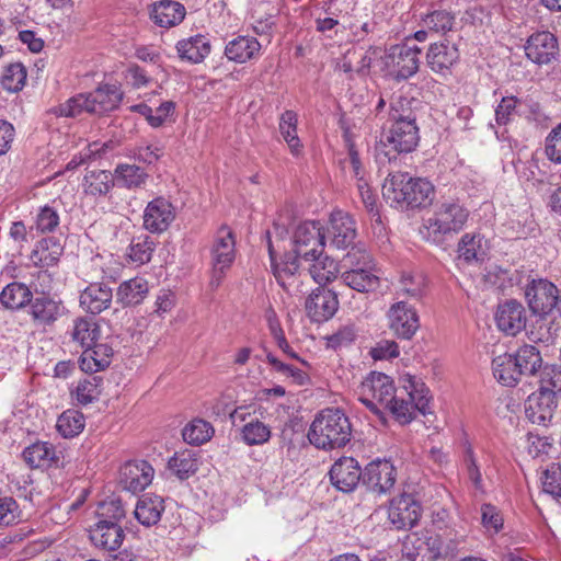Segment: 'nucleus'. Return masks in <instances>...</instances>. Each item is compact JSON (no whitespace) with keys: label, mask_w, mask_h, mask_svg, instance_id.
<instances>
[{"label":"nucleus","mask_w":561,"mask_h":561,"mask_svg":"<svg viewBox=\"0 0 561 561\" xmlns=\"http://www.w3.org/2000/svg\"><path fill=\"white\" fill-rule=\"evenodd\" d=\"M382 195L396 207H421L433 199L434 186L425 179H413L408 173L389 174L382 185Z\"/></svg>","instance_id":"nucleus-1"},{"label":"nucleus","mask_w":561,"mask_h":561,"mask_svg":"<svg viewBox=\"0 0 561 561\" xmlns=\"http://www.w3.org/2000/svg\"><path fill=\"white\" fill-rule=\"evenodd\" d=\"M351 435L348 417L340 409H324L311 423L308 439L317 448L333 449L345 446Z\"/></svg>","instance_id":"nucleus-2"},{"label":"nucleus","mask_w":561,"mask_h":561,"mask_svg":"<svg viewBox=\"0 0 561 561\" xmlns=\"http://www.w3.org/2000/svg\"><path fill=\"white\" fill-rule=\"evenodd\" d=\"M469 217V210L458 201L448 199L435 205L433 215L424 219L421 233L432 242L460 232Z\"/></svg>","instance_id":"nucleus-3"},{"label":"nucleus","mask_w":561,"mask_h":561,"mask_svg":"<svg viewBox=\"0 0 561 561\" xmlns=\"http://www.w3.org/2000/svg\"><path fill=\"white\" fill-rule=\"evenodd\" d=\"M400 424H408L420 412L430 413L428 389L422 382H416L411 376L404 379L403 388L391 396V402L385 405Z\"/></svg>","instance_id":"nucleus-4"},{"label":"nucleus","mask_w":561,"mask_h":561,"mask_svg":"<svg viewBox=\"0 0 561 561\" xmlns=\"http://www.w3.org/2000/svg\"><path fill=\"white\" fill-rule=\"evenodd\" d=\"M236 259V239L230 228L221 226L210 247L209 288L216 290L226 277Z\"/></svg>","instance_id":"nucleus-5"},{"label":"nucleus","mask_w":561,"mask_h":561,"mask_svg":"<svg viewBox=\"0 0 561 561\" xmlns=\"http://www.w3.org/2000/svg\"><path fill=\"white\" fill-rule=\"evenodd\" d=\"M420 54L421 49L416 45L405 43L390 46L383 57L388 75L396 80L411 78L419 70Z\"/></svg>","instance_id":"nucleus-6"},{"label":"nucleus","mask_w":561,"mask_h":561,"mask_svg":"<svg viewBox=\"0 0 561 561\" xmlns=\"http://www.w3.org/2000/svg\"><path fill=\"white\" fill-rule=\"evenodd\" d=\"M396 388L391 378L382 373H370L359 385L357 394L359 401L376 414L380 408L391 402Z\"/></svg>","instance_id":"nucleus-7"},{"label":"nucleus","mask_w":561,"mask_h":561,"mask_svg":"<svg viewBox=\"0 0 561 561\" xmlns=\"http://www.w3.org/2000/svg\"><path fill=\"white\" fill-rule=\"evenodd\" d=\"M293 252L301 260L321 254L325 244V233L318 221H305L297 226L293 236Z\"/></svg>","instance_id":"nucleus-8"},{"label":"nucleus","mask_w":561,"mask_h":561,"mask_svg":"<svg viewBox=\"0 0 561 561\" xmlns=\"http://www.w3.org/2000/svg\"><path fill=\"white\" fill-rule=\"evenodd\" d=\"M388 328L399 339H412L420 328L416 309L405 301H397L390 306L387 313Z\"/></svg>","instance_id":"nucleus-9"},{"label":"nucleus","mask_w":561,"mask_h":561,"mask_svg":"<svg viewBox=\"0 0 561 561\" xmlns=\"http://www.w3.org/2000/svg\"><path fill=\"white\" fill-rule=\"evenodd\" d=\"M421 517V505L408 493H402L390 501L388 519L396 529H408L416 525Z\"/></svg>","instance_id":"nucleus-10"},{"label":"nucleus","mask_w":561,"mask_h":561,"mask_svg":"<svg viewBox=\"0 0 561 561\" xmlns=\"http://www.w3.org/2000/svg\"><path fill=\"white\" fill-rule=\"evenodd\" d=\"M420 140L416 123H392L387 133L383 134L380 144L393 152H411Z\"/></svg>","instance_id":"nucleus-11"},{"label":"nucleus","mask_w":561,"mask_h":561,"mask_svg":"<svg viewBox=\"0 0 561 561\" xmlns=\"http://www.w3.org/2000/svg\"><path fill=\"white\" fill-rule=\"evenodd\" d=\"M306 312L312 322L330 320L339 309V299L334 291L325 288H317L306 299Z\"/></svg>","instance_id":"nucleus-12"},{"label":"nucleus","mask_w":561,"mask_h":561,"mask_svg":"<svg viewBox=\"0 0 561 561\" xmlns=\"http://www.w3.org/2000/svg\"><path fill=\"white\" fill-rule=\"evenodd\" d=\"M356 225L354 219L342 210L331 214L330 224L327 229L325 239L331 247L342 250L354 243L356 238Z\"/></svg>","instance_id":"nucleus-13"},{"label":"nucleus","mask_w":561,"mask_h":561,"mask_svg":"<svg viewBox=\"0 0 561 561\" xmlns=\"http://www.w3.org/2000/svg\"><path fill=\"white\" fill-rule=\"evenodd\" d=\"M397 480V470L389 460H376L368 463L363 474V482L378 494L389 492Z\"/></svg>","instance_id":"nucleus-14"},{"label":"nucleus","mask_w":561,"mask_h":561,"mask_svg":"<svg viewBox=\"0 0 561 561\" xmlns=\"http://www.w3.org/2000/svg\"><path fill=\"white\" fill-rule=\"evenodd\" d=\"M526 297L530 310L535 314L550 313L559 302L558 288L546 279L533 282L526 290Z\"/></svg>","instance_id":"nucleus-15"},{"label":"nucleus","mask_w":561,"mask_h":561,"mask_svg":"<svg viewBox=\"0 0 561 561\" xmlns=\"http://www.w3.org/2000/svg\"><path fill=\"white\" fill-rule=\"evenodd\" d=\"M331 483L342 492H352L359 483L363 472L358 461L353 457L339 458L330 469Z\"/></svg>","instance_id":"nucleus-16"},{"label":"nucleus","mask_w":561,"mask_h":561,"mask_svg":"<svg viewBox=\"0 0 561 561\" xmlns=\"http://www.w3.org/2000/svg\"><path fill=\"white\" fill-rule=\"evenodd\" d=\"M174 219L175 209L164 197L149 202L144 211V227L152 233L165 231Z\"/></svg>","instance_id":"nucleus-17"},{"label":"nucleus","mask_w":561,"mask_h":561,"mask_svg":"<svg viewBox=\"0 0 561 561\" xmlns=\"http://www.w3.org/2000/svg\"><path fill=\"white\" fill-rule=\"evenodd\" d=\"M91 542L105 551H116L123 545L125 533L123 527L107 519H99L89 529Z\"/></svg>","instance_id":"nucleus-18"},{"label":"nucleus","mask_w":561,"mask_h":561,"mask_svg":"<svg viewBox=\"0 0 561 561\" xmlns=\"http://www.w3.org/2000/svg\"><path fill=\"white\" fill-rule=\"evenodd\" d=\"M154 469L146 460L126 462L121 469V483L131 493L144 491L151 484Z\"/></svg>","instance_id":"nucleus-19"},{"label":"nucleus","mask_w":561,"mask_h":561,"mask_svg":"<svg viewBox=\"0 0 561 561\" xmlns=\"http://www.w3.org/2000/svg\"><path fill=\"white\" fill-rule=\"evenodd\" d=\"M268 253L273 274L277 283L287 291L299 288V263L296 254H286L280 262L275 261V250L271 240L268 241Z\"/></svg>","instance_id":"nucleus-20"},{"label":"nucleus","mask_w":561,"mask_h":561,"mask_svg":"<svg viewBox=\"0 0 561 561\" xmlns=\"http://www.w3.org/2000/svg\"><path fill=\"white\" fill-rule=\"evenodd\" d=\"M558 42L550 32L533 34L525 45L526 56L537 65H547L558 55Z\"/></svg>","instance_id":"nucleus-21"},{"label":"nucleus","mask_w":561,"mask_h":561,"mask_svg":"<svg viewBox=\"0 0 561 561\" xmlns=\"http://www.w3.org/2000/svg\"><path fill=\"white\" fill-rule=\"evenodd\" d=\"M557 408V399L549 392L531 393L525 404L526 417L533 423L546 426L552 419Z\"/></svg>","instance_id":"nucleus-22"},{"label":"nucleus","mask_w":561,"mask_h":561,"mask_svg":"<svg viewBox=\"0 0 561 561\" xmlns=\"http://www.w3.org/2000/svg\"><path fill=\"white\" fill-rule=\"evenodd\" d=\"M495 320L499 330L514 336L526 325L525 308L516 300L506 301L499 306Z\"/></svg>","instance_id":"nucleus-23"},{"label":"nucleus","mask_w":561,"mask_h":561,"mask_svg":"<svg viewBox=\"0 0 561 561\" xmlns=\"http://www.w3.org/2000/svg\"><path fill=\"white\" fill-rule=\"evenodd\" d=\"M30 316L38 327L51 325L66 313L61 300L48 296L37 297L30 302Z\"/></svg>","instance_id":"nucleus-24"},{"label":"nucleus","mask_w":561,"mask_h":561,"mask_svg":"<svg viewBox=\"0 0 561 561\" xmlns=\"http://www.w3.org/2000/svg\"><path fill=\"white\" fill-rule=\"evenodd\" d=\"M459 59L456 45L449 43L432 44L426 54L428 67L436 73L445 75Z\"/></svg>","instance_id":"nucleus-25"},{"label":"nucleus","mask_w":561,"mask_h":561,"mask_svg":"<svg viewBox=\"0 0 561 561\" xmlns=\"http://www.w3.org/2000/svg\"><path fill=\"white\" fill-rule=\"evenodd\" d=\"M123 93L114 84L100 85L94 91L88 93L90 103L89 113L102 115L114 111L122 101Z\"/></svg>","instance_id":"nucleus-26"},{"label":"nucleus","mask_w":561,"mask_h":561,"mask_svg":"<svg viewBox=\"0 0 561 561\" xmlns=\"http://www.w3.org/2000/svg\"><path fill=\"white\" fill-rule=\"evenodd\" d=\"M112 289L100 283L90 284L80 295V306L87 312L99 314L111 306Z\"/></svg>","instance_id":"nucleus-27"},{"label":"nucleus","mask_w":561,"mask_h":561,"mask_svg":"<svg viewBox=\"0 0 561 561\" xmlns=\"http://www.w3.org/2000/svg\"><path fill=\"white\" fill-rule=\"evenodd\" d=\"M113 348L106 343H98L83 350L79 365L81 370L93 374L105 369L111 364Z\"/></svg>","instance_id":"nucleus-28"},{"label":"nucleus","mask_w":561,"mask_h":561,"mask_svg":"<svg viewBox=\"0 0 561 561\" xmlns=\"http://www.w3.org/2000/svg\"><path fill=\"white\" fill-rule=\"evenodd\" d=\"M164 508V501L161 496L147 494L138 500L134 515L141 525L150 527L159 523Z\"/></svg>","instance_id":"nucleus-29"},{"label":"nucleus","mask_w":561,"mask_h":561,"mask_svg":"<svg viewBox=\"0 0 561 561\" xmlns=\"http://www.w3.org/2000/svg\"><path fill=\"white\" fill-rule=\"evenodd\" d=\"M261 44L255 37L238 36L230 41L225 48L226 57L234 62L243 64L259 57Z\"/></svg>","instance_id":"nucleus-30"},{"label":"nucleus","mask_w":561,"mask_h":561,"mask_svg":"<svg viewBox=\"0 0 561 561\" xmlns=\"http://www.w3.org/2000/svg\"><path fill=\"white\" fill-rule=\"evenodd\" d=\"M421 102L403 94H393L389 104V121L391 123H416L417 110Z\"/></svg>","instance_id":"nucleus-31"},{"label":"nucleus","mask_w":561,"mask_h":561,"mask_svg":"<svg viewBox=\"0 0 561 561\" xmlns=\"http://www.w3.org/2000/svg\"><path fill=\"white\" fill-rule=\"evenodd\" d=\"M151 19L161 27H172L181 23L185 16V8L172 0H162L153 5Z\"/></svg>","instance_id":"nucleus-32"},{"label":"nucleus","mask_w":561,"mask_h":561,"mask_svg":"<svg viewBox=\"0 0 561 561\" xmlns=\"http://www.w3.org/2000/svg\"><path fill=\"white\" fill-rule=\"evenodd\" d=\"M176 50L182 59L198 64L209 55L210 42L204 35H195L178 42Z\"/></svg>","instance_id":"nucleus-33"},{"label":"nucleus","mask_w":561,"mask_h":561,"mask_svg":"<svg viewBox=\"0 0 561 561\" xmlns=\"http://www.w3.org/2000/svg\"><path fill=\"white\" fill-rule=\"evenodd\" d=\"M62 245L55 238L42 239L30 255L31 262L41 267L55 265L62 254Z\"/></svg>","instance_id":"nucleus-34"},{"label":"nucleus","mask_w":561,"mask_h":561,"mask_svg":"<svg viewBox=\"0 0 561 561\" xmlns=\"http://www.w3.org/2000/svg\"><path fill=\"white\" fill-rule=\"evenodd\" d=\"M304 261L309 263V274L320 285L330 283L337 276V263L328 255H323V252Z\"/></svg>","instance_id":"nucleus-35"},{"label":"nucleus","mask_w":561,"mask_h":561,"mask_svg":"<svg viewBox=\"0 0 561 561\" xmlns=\"http://www.w3.org/2000/svg\"><path fill=\"white\" fill-rule=\"evenodd\" d=\"M71 339L83 350L94 345L101 336V328L98 322L90 318H78L73 321L70 331Z\"/></svg>","instance_id":"nucleus-36"},{"label":"nucleus","mask_w":561,"mask_h":561,"mask_svg":"<svg viewBox=\"0 0 561 561\" xmlns=\"http://www.w3.org/2000/svg\"><path fill=\"white\" fill-rule=\"evenodd\" d=\"M149 290L148 282L142 277L130 278L122 283L116 293L117 302L124 306L140 304Z\"/></svg>","instance_id":"nucleus-37"},{"label":"nucleus","mask_w":561,"mask_h":561,"mask_svg":"<svg viewBox=\"0 0 561 561\" xmlns=\"http://www.w3.org/2000/svg\"><path fill=\"white\" fill-rule=\"evenodd\" d=\"M341 278L346 286L359 293L375 290L379 285V277L373 268L346 270L342 273Z\"/></svg>","instance_id":"nucleus-38"},{"label":"nucleus","mask_w":561,"mask_h":561,"mask_svg":"<svg viewBox=\"0 0 561 561\" xmlns=\"http://www.w3.org/2000/svg\"><path fill=\"white\" fill-rule=\"evenodd\" d=\"M495 363L493 377L505 387H514L520 378V368L516 364V358L512 354L499 355Z\"/></svg>","instance_id":"nucleus-39"},{"label":"nucleus","mask_w":561,"mask_h":561,"mask_svg":"<svg viewBox=\"0 0 561 561\" xmlns=\"http://www.w3.org/2000/svg\"><path fill=\"white\" fill-rule=\"evenodd\" d=\"M31 289L23 283L13 282L8 284L0 294V302L11 310H19L32 300Z\"/></svg>","instance_id":"nucleus-40"},{"label":"nucleus","mask_w":561,"mask_h":561,"mask_svg":"<svg viewBox=\"0 0 561 561\" xmlns=\"http://www.w3.org/2000/svg\"><path fill=\"white\" fill-rule=\"evenodd\" d=\"M23 458L32 468H44L55 461L56 451L51 444L37 442L24 449Z\"/></svg>","instance_id":"nucleus-41"},{"label":"nucleus","mask_w":561,"mask_h":561,"mask_svg":"<svg viewBox=\"0 0 561 561\" xmlns=\"http://www.w3.org/2000/svg\"><path fill=\"white\" fill-rule=\"evenodd\" d=\"M113 185L112 173L104 170L88 171L82 183L84 192L93 196L107 194Z\"/></svg>","instance_id":"nucleus-42"},{"label":"nucleus","mask_w":561,"mask_h":561,"mask_svg":"<svg viewBox=\"0 0 561 561\" xmlns=\"http://www.w3.org/2000/svg\"><path fill=\"white\" fill-rule=\"evenodd\" d=\"M298 116L294 111H285L279 118V133L293 154L301 152L302 145L297 134Z\"/></svg>","instance_id":"nucleus-43"},{"label":"nucleus","mask_w":561,"mask_h":561,"mask_svg":"<svg viewBox=\"0 0 561 561\" xmlns=\"http://www.w3.org/2000/svg\"><path fill=\"white\" fill-rule=\"evenodd\" d=\"M348 156H350V163L352 165L354 176L357 179V188H358V193L362 198V202L367 210L374 211L375 204H376V196L373 193V191L370 190L368 183L364 179L358 153L353 147H351Z\"/></svg>","instance_id":"nucleus-44"},{"label":"nucleus","mask_w":561,"mask_h":561,"mask_svg":"<svg viewBox=\"0 0 561 561\" xmlns=\"http://www.w3.org/2000/svg\"><path fill=\"white\" fill-rule=\"evenodd\" d=\"M154 249V240L147 234H141L133 238L128 248L127 256L131 263L136 265H144L151 260Z\"/></svg>","instance_id":"nucleus-45"},{"label":"nucleus","mask_w":561,"mask_h":561,"mask_svg":"<svg viewBox=\"0 0 561 561\" xmlns=\"http://www.w3.org/2000/svg\"><path fill=\"white\" fill-rule=\"evenodd\" d=\"M213 425L202 419L191 421L182 431L183 439L191 445H202L207 443L214 435Z\"/></svg>","instance_id":"nucleus-46"},{"label":"nucleus","mask_w":561,"mask_h":561,"mask_svg":"<svg viewBox=\"0 0 561 561\" xmlns=\"http://www.w3.org/2000/svg\"><path fill=\"white\" fill-rule=\"evenodd\" d=\"M457 251L459 259H462L467 263L483 261L486 255L482 247V237L480 234H463L458 243Z\"/></svg>","instance_id":"nucleus-47"},{"label":"nucleus","mask_w":561,"mask_h":561,"mask_svg":"<svg viewBox=\"0 0 561 561\" xmlns=\"http://www.w3.org/2000/svg\"><path fill=\"white\" fill-rule=\"evenodd\" d=\"M513 357L516 358V364L520 368V376L526 374L537 376L539 369L543 367L540 353L533 345L522 346Z\"/></svg>","instance_id":"nucleus-48"},{"label":"nucleus","mask_w":561,"mask_h":561,"mask_svg":"<svg viewBox=\"0 0 561 561\" xmlns=\"http://www.w3.org/2000/svg\"><path fill=\"white\" fill-rule=\"evenodd\" d=\"M170 470L181 480L190 478L198 469V461L192 451L176 453L169 460Z\"/></svg>","instance_id":"nucleus-49"},{"label":"nucleus","mask_w":561,"mask_h":561,"mask_svg":"<svg viewBox=\"0 0 561 561\" xmlns=\"http://www.w3.org/2000/svg\"><path fill=\"white\" fill-rule=\"evenodd\" d=\"M147 173L135 164H119L115 169V180L119 186L137 188L145 184Z\"/></svg>","instance_id":"nucleus-50"},{"label":"nucleus","mask_w":561,"mask_h":561,"mask_svg":"<svg viewBox=\"0 0 561 561\" xmlns=\"http://www.w3.org/2000/svg\"><path fill=\"white\" fill-rule=\"evenodd\" d=\"M85 425L83 414L77 410L65 411L57 420V430L66 438L79 435Z\"/></svg>","instance_id":"nucleus-51"},{"label":"nucleus","mask_w":561,"mask_h":561,"mask_svg":"<svg viewBox=\"0 0 561 561\" xmlns=\"http://www.w3.org/2000/svg\"><path fill=\"white\" fill-rule=\"evenodd\" d=\"M26 69L21 62H13L4 67L1 77V85L8 92H19L26 82Z\"/></svg>","instance_id":"nucleus-52"},{"label":"nucleus","mask_w":561,"mask_h":561,"mask_svg":"<svg viewBox=\"0 0 561 561\" xmlns=\"http://www.w3.org/2000/svg\"><path fill=\"white\" fill-rule=\"evenodd\" d=\"M537 376L539 391L549 392L553 397L561 392V366L545 365Z\"/></svg>","instance_id":"nucleus-53"},{"label":"nucleus","mask_w":561,"mask_h":561,"mask_svg":"<svg viewBox=\"0 0 561 561\" xmlns=\"http://www.w3.org/2000/svg\"><path fill=\"white\" fill-rule=\"evenodd\" d=\"M455 25V16L445 10L433 11L423 19V26L437 34H446L453 31Z\"/></svg>","instance_id":"nucleus-54"},{"label":"nucleus","mask_w":561,"mask_h":561,"mask_svg":"<svg viewBox=\"0 0 561 561\" xmlns=\"http://www.w3.org/2000/svg\"><path fill=\"white\" fill-rule=\"evenodd\" d=\"M357 336V329L355 324L347 323L344 325H341L336 331H334L332 334L327 335L324 337L325 345L328 348H332L334 351L348 347L352 345Z\"/></svg>","instance_id":"nucleus-55"},{"label":"nucleus","mask_w":561,"mask_h":561,"mask_svg":"<svg viewBox=\"0 0 561 561\" xmlns=\"http://www.w3.org/2000/svg\"><path fill=\"white\" fill-rule=\"evenodd\" d=\"M425 286V276L420 272H405L400 278V290L414 299L423 296Z\"/></svg>","instance_id":"nucleus-56"},{"label":"nucleus","mask_w":561,"mask_h":561,"mask_svg":"<svg viewBox=\"0 0 561 561\" xmlns=\"http://www.w3.org/2000/svg\"><path fill=\"white\" fill-rule=\"evenodd\" d=\"M243 442L249 445H263L271 437V430L267 425L260 421H251L247 423L241 431Z\"/></svg>","instance_id":"nucleus-57"},{"label":"nucleus","mask_w":561,"mask_h":561,"mask_svg":"<svg viewBox=\"0 0 561 561\" xmlns=\"http://www.w3.org/2000/svg\"><path fill=\"white\" fill-rule=\"evenodd\" d=\"M88 93L78 94L56 107L54 113L65 117H75L83 112L89 113L90 103H88Z\"/></svg>","instance_id":"nucleus-58"},{"label":"nucleus","mask_w":561,"mask_h":561,"mask_svg":"<svg viewBox=\"0 0 561 561\" xmlns=\"http://www.w3.org/2000/svg\"><path fill=\"white\" fill-rule=\"evenodd\" d=\"M542 489L554 497H561V465L551 463L541 477Z\"/></svg>","instance_id":"nucleus-59"},{"label":"nucleus","mask_w":561,"mask_h":561,"mask_svg":"<svg viewBox=\"0 0 561 561\" xmlns=\"http://www.w3.org/2000/svg\"><path fill=\"white\" fill-rule=\"evenodd\" d=\"M343 264L347 270L373 268L374 263L370 254L362 248L353 247L344 256Z\"/></svg>","instance_id":"nucleus-60"},{"label":"nucleus","mask_w":561,"mask_h":561,"mask_svg":"<svg viewBox=\"0 0 561 561\" xmlns=\"http://www.w3.org/2000/svg\"><path fill=\"white\" fill-rule=\"evenodd\" d=\"M545 154L553 163L561 164V123L545 139Z\"/></svg>","instance_id":"nucleus-61"},{"label":"nucleus","mask_w":561,"mask_h":561,"mask_svg":"<svg viewBox=\"0 0 561 561\" xmlns=\"http://www.w3.org/2000/svg\"><path fill=\"white\" fill-rule=\"evenodd\" d=\"M518 100L515 96H503L495 108V119L499 125H507L516 115Z\"/></svg>","instance_id":"nucleus-62"},{"label":"nucleus","mask_w":561,"mask_h":561,"mask_svg":"<svg viewBox=\"0 0 561 561\" xmlns=\"http://www.w3.org/2000/svg\"><path fill=\"white\" fill-rule=\"evenodd\" d=\"M19 518L20 511L16 501L11 496L0 497V525H13Z\"/></svg>","instance_id":"nucleus-63"},{"label":"nucleus","mask_w":561,"mask_h":561,"mask_svg":"<svg viewBox=\"0 0 561 561\" xmlns=\"http://www.w3.org/2000/svg\"><path fill=\"white\" fill-rule=\"evenodd\" d=\"M76 399L81 404H89L98 399L100 391L95 382V378L92 380L83 379L80 380L76 387Z\"/></svg>","instance_id":"nucleus-64"}]
</instances>
